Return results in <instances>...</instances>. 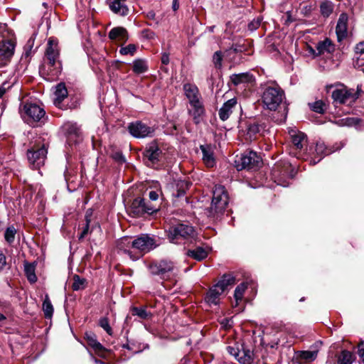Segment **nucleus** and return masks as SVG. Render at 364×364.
<instances>
[{"mask_svg":"<svg viewBox=\"0 0 364 364\" xmlns=\"http://www.w3.org/2000/svg\"><path fill=\"white\" fill-rule=\"evenodd\" d=\"M316 56H319L325 53H332L334 52L335 47L332 41L329 38H326L322 41H319L316 46Z\"/></svg>","mask_w":364,"mask_h":364,"instance_id":"b1692460","label":"nucleus"},{"mask_svg":"<svg viewBox=\"0 0 364 364\" xmlns=\"http://www.w3.org/2000/svg\"><path fill=\"white\" fill-rule=\"evenodd\" d=\"M48 149L45 144L34 145L27 151V157L30 166L33 169H38L44 165Z\"/></svg>","mask_w":364,"mask_h":364,"instance_id":"39448f33","label":"nucleus"},{"mask_svg":"<svg viewBox=\"0 0 364 364\" xmlns=\"http://www.w3.org/2000/svg\"><path fill=\"white\" fill-rule=\"evenodd\" d=\"M348 16L346 13H342L338 18L336 27V33L338 42L342 41L348 35Z\"/></svg>","mask_w":364,"mask_h":364,"instance_id":"4468645a","label":"nucleus"},{"mask_svg":"<svg viewBox=\"0 0 364 364\" xmlns=\"http://www.w3.org/2000/svg\"><path fill=\"white\" fill-rule=\"evenodd\" d=\"M288 134L289 136H306L305 134L299 132L296 127H289Z\"/></svg>","mask_w":364,"mask_h":364,"instance_id":"864d4df0","label":"nucleus"},{"mask_svg":"<svg viewBox=\"0 0 364 364\" xmlns=\"http://www.w3.org/2000/svg\"><path fill=\"white\" fill-rule=\"evenodd\" d=\"M203 153V159L207 166L213 167L215 164V159L213 157L215 146L211 144H203L200 146Z\"/></svg>","mask_w":364,"mask_h":364,"instance_id":"412c9836","label":"nucleus"},{"mask_svg":"<svg viewBox=\"0 0 364 364\" xmlns=\"http://www.w3.org/2000/svg\"><path fill=\"white\" fill-rule=\"evenodd\" d=\"M90 222V220L88 219L87 216H86V225H85L82 232H81V234L79 236V240H82V238H84L85 236L88 233Z\"/></svg>","mask_w":364,"mask_h":364,"instance_id":"4d7b16f0","label":"nucleus"},{"mask_svg":"<svg viewBox=\"0 0 364 364\" xmlns=\"http://www.w3.org/2000/svg\"><path fill=\"white\" fill-rule=\"evenodd\" d=\"M85 339L90 347H91L96 353H102L105 350V348L102 345L97 341L96 336L92 333L85 334Z\"/></svg>","mask_w":364,"mask_h":364,"instance_id":"c756f323","label":"nucleus"},{"mask_svg":"<svg viewBox=\"0 0 364 364\" xmlns=\"http://www.w3.org/2000/svg\"><path fill=\"white\" fill-rule=\"evenodd\" d=\"M358 355L361 361L364 364V341H362L358 345Z\"/></svg>","mask_w":364,"mask_h":364,"instance_id":"052dcab7","label":"nucleus"},{"mask_svg":"<svg viewBox=\"0 0 364 364\" xmlns=\"http://www.w3.org/2000/svg\"><path fill=\"white\" fill-rule=\"evenodd\" d=\"M245 50L244 47L242 46L238 45V44H232V46L230 48L229 50H232L233 53H242Z\"/></svg>","mask_w":364,"mask_h":364,"instance_id":"13d9d810","label":"nucleus"},{"mask_svg":"<svg viewBox=\"0 0 364 364\" xmlns=\"http://www.w3.org/2000/svg\"><path fill=\"white\" fill-rule=\"evenodd\" d=\"M355 58L359 65L364 64V41L358 43L355 47Z\"/></svg>","mask_w":364,"mask_h":364,"instance_id":"58836bf2","label":"nucleus"},{"mask_svg":"<svg viewBox=\"0 0 364 364\" xmlns=\"http://www.w3.org/2000/svg\"><path fill=\"white\" fill-rule=\"evenodd\" d=\"M284 98L285 94L281 87L269 86L263 92L262 101L267 109L275 111Z\"/></svg>","mask_w":364,"mask_h":364,"instance_id":"f257e3e1","label":"nucleus"},{"mask_svg":"<svg viewBox=\"0 0 364 364\" xmlns=\"http://www.w3.org/2000/svg\"><path fill=\"white\" fill-rule=\"evenodd\" d=\"M36 264L34 263L26 262L24 264V272L28 280L31 283H35L37 281L36 275Z\"/></svg>","mask_w":364,"mask_h":364,"instance_id":"473e14b6","label":"nucleus"},{"mask_svg":"<svg viewBox=\"0 0 364 364\" xmlns=\"http://www.w3.org/2000/svg\"><path fill=\"white\" fill-rule=\"evenodd\" d=\"M109 38L111 40H119L127 41L129 38L127 31L123 27H114L109 32Z\"/></svg>","mask_w":364,"mask_h":364,"instance_id":"a878e982","label":"nucleus"},{"mask_svg":"<svg viewBox=\"0 0 364 364\" xmlns=\"http://www.w3.org/2000/svg\"><path fill=\"white\" fill-rule=\"evenodd\" d=\"M110 156L117 163L124 164L126 162L124 156L120 151H112L110 154Z\"/></svg>","mask_w":364,"mask_h":364,"instance_id":"de8ad7c7","label":"nucleus"},{"mask_svg":"<svg viewBox=\"0 0 364 364\" xmlns=\"http://www.w3.org/2000/svg\"><path fill=\"white\" fill-rule=\"evenodd\" d=\"M355 360L354 355L346 350H342L338 358V364H352Z\"/></svg>","mask_w":364,"mask_h":364,"instance_id":"e433bc0d","label":"nucleus"},{"mask_svg":"<svg viewBox=\"0 0 364 364\" xmlns=\"http://www.w3.org/2000/svg\"><path fill=\"white\" fill-rule=\"evenodd\" d=\"M223 53L221 51H216L213 56V63L215 68H220L222 67Z\"/></svg>","mask_w":364,"mask_h":364,"instance_id":"09e8293b","label":"nucleus"},{"mask_svg":"<svg viewBox=\"0 0 364 364\" xmlns=\"http://www.w3.org/2000/svg\"><path fill=\"white\" fill-rule=\"evenodd\" d=\"M261 163V158L255 151H248L237 157L235 166L237 170H255Z\"/></svg>","mask_w":364,"mask_h":364,"instance_id":"423d86ee","label":"nucleus"},{"mask_svg":"<svg viewBox=\"0 0 364 364\" xmlns=\"http://www.w3.org/2000/svg\"><path fill=\"white\" fill-rule=\"evenodd\" d=\"M60 50L58 41L52 38H49L45 51V60L48 61L50 67H54L59 61Z\"/></svg>","mask_w":364,"mask_h":364,"instance_id":"6e6552de","label":"nucleus"},{"mask_svg":"<svg viewBox=\"0 0 364 364\" xmlns=\"http://www.w3.org/2000/svg\"><path fill=\"white\" fill-rule=\"evenodd\" d=\"M132 242L135 255H140V257L159 245L156 239L148 234H141L133 238Z\"/></svg>","mask_w":364,"mask_h":364,"instance_id":"20e7f679","label":"nucleus"},{"mask_svg":"<svg viewBox=\"0 0 364 364\" xmlns=\"http://www.w3.org/2000/svg\"><path fill=\"white\" fill-rule=\"evenodd\" d=\"M186 255L197 261H201L208 257V252L201 247H197L193 250H188Z\"/></svg>","mask_w":364,"mask_h":364,"instance_id":"2f4dec72","label":"nucleus"},{"mask_svg":"<svg viewBox=\"0 0 364 364\" xmlns=\"http://www.w3.org/2000/svg\"><path fill=\"white\" fill-rule=\"evenodd\" d=\"M136 50V46L134 44H129L126 47H123L119 50L122 55H134Z\"/></svg>","mask_w":364,"mask_h":364,"instance_id":"8fccbe9b","label":"nucleus"},{"mask_svg":"<svg viewBox=\"0 0 364 364\" xmlns=\"http://www.w3.org/2000/svg\"><path fill=\"white\" fill-rule=\"evenodd\" d=\"M360 91L361 90L358 87L356 91L353 89H348L345 87L342 89L333 90L331 96L334 102L339 104H352L358 99Z\"/></svg>","mask_w":364,"mask_h":364,"instance_id":"0eeeda50","label":"nucleus"},{"mask_svg":"<svg viewBox=\"0 0 364 364\" xmlns=\"http://www.w3.org/2000/svg\"><path fill=\"white\" fill-rule=\"evenodd\" d=\"M236 105L237 99L235 97L225 102L219 109L218 114L220 119L223 121L228 119L232 112V109L236 106Z\"/></svg>","mask_w":364,"mask_h":364,"instance_id":"5701e85b","label":"nucleus"},{"mask_svg":"<svg viewBox=\"0 0 364 364\" xmlns=\"http://www.w3.org/2000/svg\"><path fill=\"white\" fill-rule=\"evenodd\" d=\"M144 200V198H136L132 203V212L137 217L143 216L145 214Z\"/></svg>","mask_w":364,"mask_h":364,"instance_id":"7c9ffc66","label":"nucleus"},{"mask_svg":"<svg viewBox=\"0 0 364 364\" xmlns=\"http://www.w3.org/2000/svg\"><path fill=\"white\" fill-rule=\"evenodd\" d=\"M156 16V14L154 11H149L146 14V18L151 20H154Z\"/></svg>","mask_w":364,"mask_h":364,"instance_id":"338daca9","label":"nucleus"},{"mask_svg":"<svg viewBox=\"0 0 364 364\" xmlns=\"http://www.w3.org/2000/svg\"><path fill=\"white\" fill-rule=\"evenodd\" d=\"M191 109L189 113L193 116L194 122L198 124L205 109L200 99L190 102Z\"/></svg>","mask_w":364,"mask_h":364,"instance_id":"aec40b11","label":"nucleus"},{"mask_svg":"<svg viewBox=\"0 0 364 364\" xmlns=\"http://www.w3.org/2000/svg\"><path fill=\"white\" fill-rule=\"evenodd\" d=\"M175 269L174 264L171 261L161 260L150 264L149 270L152 274L165 277Z\"/></svg>","mask_w":364,"mask_h":364,"instance_id":"9d476101","label":"nucleus"},{"mask_svg":"<svg viewBox=\"0 0 364 364\" xmlns=\"http://www.w3.org/2000/svg\"><path fill=\"white\" fill-rule=\"evenodd\" d=\"M15 45L11 40L3 41L0 45V67L6 65L14 53Z\"/></svg>","mask_w":364,"mask_h":364,"instance_id":"9b49d317","label":"nucleus"},{"mask_svg":"<svg viewBox=\"0 0 364 364\" xmlns=\"http://www.w3.org/2000/svg\"><path fill=\"white\" fill-rule=\"evenodd\" d=\"M60 133L66 136H78L82 134L81 127L75 122H67L60 127Z\"/></svg>","mask_w":364,"mask_h":364,"instance_id":"a211bd4d","label":"nucleus"},{"mask_svg":"<svg viewBox=\"0 0 364 364\" xmlns=\"http://www.w3.org/2000/svg\"><path fill=\"white\" fill-rule=\"evenodd\" d=\"M183 90L186 97L189 100V103L194 100L200 99L199 90L196 85L189 83L185 84L183 85Z\"/></svg>","mask_w":364,"mask_h":364,"instance_id":"bb28decb","label":"nucleus"},{"mask_svg":"<svg viewBox=\"0 0 364 364\" xmlns=\"http://www.w3.org/2000/svg\"><path fill=\"white\" fill-rule=\"evenodd\" d=\"M99 325L102 327L109 335L112 334V329L109 326V319L107 317H102L99 320Z\"/></svg>","mask_w":364,"mask_h":364,"instance_id":"49530a36","label":"nucleus"},{"mask_svg":"<svg viewBox=\"0 0 364 364\" xmlns=\"http://www.w3.org/2000/svg\"><path fill=\"white\" fill-rule=\"evenodd\" d=\"M236 282L235 277L232 274H225L222 277V278L218 281V282L215 284L218 288H219L223 292L225 291V289L230 287L232 286Z\"/></svg>","mask_w":364,"mask_h":364,"instance_id":"cd10ccee","label":"nucleus"},{"mask_svg":"<svg viewBox=\"0 0 364 364\" xmlns=\"http://www.w3.org/2000/svg\"><path fill=\"white\" fill-rule=\"evenodd\" d=\"M296 354H297V355H296L297 359H300L305 362H311V361H314L316 358L318 351L317 350H301V351H298L296 353Z\"/></svg>","mask_w":364,"mask_h":364,"instance_id":"72a5a7b5","label":"nucleus"},{"mask_svg":"<svg viewBox=\"0 0 364 364\" xmlns=\"http://www.w3.org/2000/svg\"><path fill=\"white\" fill-rule=\"evenodd\" d=\"M144 209L145 213L153 214L158 211V208L151 204L149 201L144 200Z\"/></svg>","mask_w":364,"mask_h":364,"instance_id":"603ef678","label":"nucleus"},{"mask_svg":"<svg viewBox=\"0 0 364 364\" xmlns=\"http://www.w3.org/2000/svg\"><path fill=\"white\" fill-rule=\"evenodd\" d=\"M6 265L7 262L6 255L0 250V272L4 269Z\"/></svg>","mask_w":364,"mask_h":364,"instance_id":"6e6d98bb","label":"nucleus"},{"mask_svg":"<svg viewBox=\"0 0 364 364\" xmlns=\"http://www.w3.org/2000/svg\"><path fill=\"white\" fill-rule=\"evenodd\" d=\"M333 10V5L331 1H325L320 5L321 14L325 18L328 17L332 14Z\"/></svg>","mask_w":364,"mask_h":364,"instance_id":"79ce46f5","label":"nucleus"},{"mask_svg":"<svg viewBox=\"0 0 364 364\" xmlns=\"http://www.w3.org/2000/svg\"><path fill=\"white\" fill-rule=\"evenodd\" d=\"M161 154L162 151L155 141L149 144L144 151V156L152 164H156L160 160Z\"/></svg>","mask_w":364,"mask_h":364,"instance_id":"2eb2a0df","label":"nucleus"},{"mask_svg":"<svg viewBox=\"0 0 364 364\" xmlns=\"http://www.w3.org/2000/svg\"><path fill=\"white\" fill-rule=\"evenodd\" d=\"M16 232L17 230L13 225L9 226L6 229L4 232V239L8 244L11 245L14 242Z\"/></svg>","mask_w":364,"mask_h":364,"instance_id":"37998d69","label":"nucleus"},{"mask_svg":"<svg viewBox=\"0 0 364 364\" xmlns=\"http://www.w3.org/2000/svg\"><path fill=\"white\" fill-rule=\"evenodd\" d=\"M244 354L243 356H238L236 359L242 364H250L252 361V356L250 355V352L247 353L242 352Z\"/></svg>","mask_w":364,"mask_h":364,"instance_id":"3c124183","label":"nucleus"},{"mask_svg":"<svg viewBox=\"0 0 364 364\" xmlns=\"http://www.w3.org/2000/svg\"><path fill=\"white\" fill-rule=\"evenodd\" d=\"M144 36L146 37L147 39H153L155 37V33L149 30H144L142 31Z\"/></svg>","mask_w":364,"mask_h":364,"instance_id":"680f3d73","label":"nucleus"},{"mask_svg":"<svg viewBox=\"0 0 364 364\" xmlns=\"http://www.w3.org/2000/svg\"><path fill=\"white\" fill-rule=\"evenodd\" d=\"M131 311L133 316H137L141 319L148 320L152 316V314L147 311L144 308L132 307Z\"/></svg>","mask_w":364,"mask_h":364,"instance_id":"4c0bfd02","label":"nucleus"},{"mask_svg":"<svg viewBox=\"0 0 364 364\" xmlns=\"http://www.w3.org/2000/svg\"><path fill=\"white\" fill-rule=\"evenodd\" d=\"M227 350H228V353L230 354L234 355L235 357V358H237L240 354V353L238 352L237 349H235L234 348H232L231 346H228Z\"/></svg>","mask_w":364,"mask_h":364,"instance_id":"e2e57ef3","label":"nucleus"},{"mask_svg":"<svg viewBox=\"0 0 364 364\" xmlns=\"http://www.w3.org/2000/svg\"><path fill=\"white\" fill-rule=\"evenodd\" d=\"M149 199L152 201H155L159 198V194L156 191H151L149 193Z\"/></svg>","mask_w":364,"mask_h":364,"instance_id":"0e129e2a","label":"nucleus"},{"mask_svg":"<svg viewBox=\"0 0 364 364\" xmlns=\"http://www.w3.org/2000/svg\"><path fill=\"white\" fill-rule=\"evenodd\" d=\"M26 114L34 122H40L44 118L46 112L39 105L33 103H27L24 105Z\"/></svg>","mask_w":364,"mask_h":364,"instance_id":"ddd939ff","label":"nucleus"},{"mask_svg":"<svg viewBox=\"0 0 364 364\" xmlns=\"http://www.w3.org/2000/svg\"><path fill=\"white\" fill-rule=\"evenodd\" d=\"M293 144L296 149H301L303 147L302 141L305 138H292Z\"/></svg>","mask_w":364,"mask_h":364,"instance_id":"bf43d9fd","label":"nucleus"},{"mask_svg":"<svg viewBox=\"0 0 364 364\" xmlns=\"http://www.w3.org/2000/svg\"><path fill=\"white\" fill-rule=\"evenodd\" d=\"M196 235L194 228L184 223L171 226L168 230V237L173 243H180L181 240L193 238Z\"/></svg>","mask_w":364,"mask_h":364,"instance_id":"7ed1b4c3","label":"nucleus"},{"mask_svg":"<svg viewBox=\"0 0 364 364\" xmlns=\"http://www.w3.org/2000/svg\"><path fill=\"white\" fill-rule=\"evenodd\" d=\"M43 310L44 312V315L46 318H50L53 314V307L51 304V301L49 299L48 295H46L43 303Z\"/></svg>","mask_w":364,"mask_h":364,"instance_id":"a19ab883","label":"nucleus"},{"mask_svg":"<svg viewBox=\"0 0 364 364\" xmlns=\"http://www.w3.org/2000/svg\"><path fill=\"white\" fill-rule=\"evenodd\" d=\"M340 148L338 147L335 149L338 150ZM315 151L318 155H328L331 153L333 152L334 150H331L330 149H328L326 147L323 143L321 142H317L315 146Z\"/></svg>","mask_w":364,"mask_h":364,"instance_id":"c03bdc74","label":"nucleus"},{"mask_svg":"<svg viewBox=\"0 0 364 364\" xmlns=\"http://www.w3.org/2000/svg\"><path fill=\"white\" fill-rule=\"evenodd\" d=\"M247 288V284L242 282L235 289L234 298L235 300V306L238 305L239 302L243 299L244 294Z\"/></svg>","mask_w":364,"mask_h":364,"instance_id":"c9c22d12","label":"nucleus"},{"mask_svg":"<svg viewBox=\"0 0 364 364\" xmlns=\"http://www.w3.org/2000/svg\"><path fill=\"white\" fill-rule=\"evenodd\" d=\"M308 105L311 110L318 114H323L327 107L326 105L322 100H316L314 102H309Z\"/></svg>","mask_w":364,"mask_h":364,"instance_id":"ea45409f","label":"nucleus"},{"mask_svg":"<svg viewBox=\"0 0 364 364\" xmlns=\"http://www.w3.org/2000/svg\"><path fill=\"white\" fill-rule=\"evenodd\" d=\"M173 9L176 11L179 8L178 0H173Z\"/></svg>","mask_w":364,"mask_h":364,"instance_id":"774afa93","label":"nucleus"},{"mask_svg":"<svg viewBox=\"0 0 364 364\" xmlns=\"http://www.w3.org/2000/svg\"><path fill=\"white\" fill-rule=\"evenodd\" d=\"M230 80L232 83L237 86L241 84H253L255 81V76L249 73H241L238 74H232L230 76Z\"/></svg>","mask_w":364,"mask_h":364,"instance_id":"f3484780","label":"nucleus"},{"mask_svg":"<svg viewBox=\"0 0 364 364\" xmlns=\"http://www.w3.org/2000/svg\"><path fill=\"white\" fill-rule=\"evenodd\" d=\"M191 183L186 180H178L176 182L175 188L173 190V196L176 198L183 196L186 190L188 189Z\"/></svg>","mask_w":364,"mask_h":364,"instance_id":"c85d7f7f","label":"nucleus"},{"mask_svg":"<svg viewBox=\"0 0 364 364\" xmlns=\"http://www.w3.org/2000/svg\"><path fill=\"white\" fill-rule=\"evenodd\" d=\"M348 126H356L360 123V119L357 117H347L346 119Z\"/></svg>","mask_w":364,"mask_h":364,"instance_id":"5fc2aeb1","label":"nucleus"},{"mask_svg":"<svg viewBox=\"0 0 364 364\" xmlns=\"http://www.w3.org/2000/svg\"><path fill=\"white\" fill-rule=\"evenodd\" d=\"M271 134L270 127L265 123H254L250 124L247 128V134L251 136L252 135L259 134L264 136L266 134Z\"/></svg>","mask_w":364,"mask_h":364,"instance_id":"6ab92c4d","label":"nucleus"},{"mask_svg":"<svg viewBox=\"0 0 364 364\" xmlns=\"http://www.w3.org/2000/svg\"><path fill=\"white\" fill-rule=\"evenodd\" d=\"M161 63L164 65H168L169 63V55L166 53L162 54Z\"/></svg>","mask_w":364,"mask_h":364,"instance_id":"69168bd1","label":"nucleus"},{"mask_svg":"<svg viewBox=\"0 0 364 364\" xmlns=\"http://www.w3.org/2000/svg\"><path fill=\"white\" fill-rule=\"evenodd\" d=\"M73 289L74 291H78L80 289H82L85 288L86 280L85 279H82L78 275H74L73 277Z\"/></svg>","mask_w":364,"mask_h":364,"instance_id":"a18cd8bd","label":"nucleus"},{"mask_svg":"<svg viewBox=\"0 0 364 364\" xmlns=\"http://www.w3.org/2000/svg\"><path fill=\"white\" fill-rule=\"evenodd\" d=\"M127 129L132 136H148L154 132L153 127L148 126L140 120L129 123Z\"/></svg>","mask_w":364,"mask_h":364,"instance_id":"1a4fd4ad","label":"nucleus"},{"mask_svg":"<svg viewBox=\"0 0 364 364\" xmlns=\"http://www.w3.org/2000/svg\"><path fill=\"white\" fill-rule=\"evenodd\" d=\"M228 204V195L223 186H215L213 191V199L210 208V215L215 217L221 214Z\"/></svg>","mask_w":364,"mask_h":364,"instance_id":"f03ea898","label":"nucleus"},{"mask_svg":"<svg viewBox=\"0 0 364 364\" xmlns=\"http://www.w3.org/2000/svg\"><path fill=\"white\" fill-rule=\"evenodd\" d=\"M133 72L136 74H141L148 70V65L146 60L143 59H136L133 61Z\"/></svg>","mask_w":364,"mask_h":364,"instance_id":"f704fd0d","label":"nucleus"},{"mask_svg":"<svg viewBox=\"0 0 364 364\" xmlns=\"http://www.w3.org/2000/svg\"><path fill=\"white\" fill-rule=\"evenodd\" d=\"M133 237H123L117 242V248L124 254H127L131 259L136 261L140 258V255H135L132 249Z\"/></svg>","mask_w":364,"mask_h":364,"instance_id":"f8f14e48","label":"nucleus"},{"mask_svg":"<svg viewBox=\"0 0 364 364\" xmlns=\"http://www.w3.org/2000/svg\"><path fill=\"white\" fill-rule=\"evenodd\" d=\"M223 293V292L219 288L215 285H213L206 293L205 301L209 306L218 305L220 302V296Z\"/></svg>","mask_w":364,"mask_h":364,"instance_id":"4be33fe9","label":"nucleus"},{"mask_svg":"<svg viewBox=\"0 0 364 364\" xmlns=\"http://www.w3.org/2000/svg\"><path fill=\"white\" fill-rule=\"evenodd\" d=\"M68 90L65 83L60 82L55 86V90L54 92V105L57 107H60L62 102L68 97Z\"/></svg>","mask_w":364,"mask_h":364,"instance_id":"393cba45","label":"nucleus"},{"mask_svg":"<svg viewBox=\"0 0 364 364\" xmlns=\"http://www.w3.org/2000/svg\"><path fill=\"white\" fill-rule=\"evenodd\" d=\"M127 0H107L110 10L115 14L125 16L129 14V9L125 4Z\"/></svg>","mask_w":364,"mask_h":364,"instance_id":"dca6fc26","label":"nucleus"}]
</instances>
